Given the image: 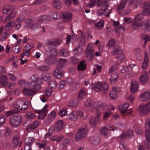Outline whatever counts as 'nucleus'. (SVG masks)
I'll return each mask as SVG.
<instances>
[{
  "instance_id": "nucleus-29",
  "label": "nucleus",
  "mask_w": 150,
  "mask_h": 150,
  "mask_svg": "<svg viewBox=\"0 0 150 150\" xmlns=\"http://www.w3.org/2000/svg\"><path fill=\"white\" fill-rule=\"evenodd\" d=\"M39 125V122L37 120L35 121L33 123L30 125L28 128H27V130L29 129L33 130L38 127Z\"/></svg>"
},
{
  "instance_id": "nucleus-15",
  "label": "nucleus",
  "mask_w": 150,
  "mask_h": 150,
  "mask_svg": "<svg viewBox=\"0 0 150 150\" xmlns=\"http://www.w3.org/2000/svg\"><path fill=\"white\" fill-rule=\"evenodd\" d=\"M149 79L148 73L145 71L142 73L139 78L140 82L143 84L147 83L148 82Z\"/></svg>"
},
{
  "instance_id": "nucleus-58",
  "label": "nucleus",
  "mask_w": 150,
  "mask_h": 150,
  "mask_svg": "<svg viewBox=\"0 0 150 150\" xmlns=\"http://www.w3.org/2000/svg\"><path fill=\"white\" fill-rule=\"evenodd\" d=\"M8 31H7L4 33L2 35L1 38V40L4 41L8 37Z\"/></svg>"
},
{
  "instance_id": "nucleus-9",
  "label": "nucleus",
  "mask_w": 150,
  "mask_h": 150,
  "mask_svg": "<svg viewBox=\"0 0 150 150\" xmlns=\"http://www.w3.org/2000/svg\"><path fill=\"white\" fill-rule=\"evenodd\" d=\"M28 102H24L21 100L18 101L15 103L14 105V107L18 109L21 110L26 109L28 106Z\"/></svg>"
},
{
  "instance_id": "nucleus-56",
  "label": "nucleus",
  "mask_w": 150,
  "mask_h": 150,
  "mask_svg": "<svg viewBox=\"0 0 150 150\" xmlns=\"http://www.w3.org/2000/svg\"><path fill=\"white\" fill-rule=\"evenodd\" d=\"M135 132L138 134H141L143 133L142 130L139 127H136V128L135 129Z\"/></svg>"
},
{
  "instance_id": "nucleus-40",
  "label": "nucleus",
  "mask_w": 150,
  "mask_h": 150,
  "mask_svg": "<svg viewBox=\"0 0 150 150\" xmlns=\"http://www.w3.org/2000/svg\"><path fill=\"white\" fill-rule=\"evenodd\" d=\"M15 23L14 22L11 21L7 23L6 25V28L9 31L13 27Z\"/></svg>"
},
{
  "instance_id": "nucleus-5",
  "label": "nucleus",
  "mask_w": 150,
  "mask_h": 150,
  "mask_svg": "<svg viewBox=\"0 0 150 150\" xmlns=\"http://www.w3.org/2000/svg\"><path fill=\"white\" fill-rule=\"evenodd\" d=\"M139 83L137 81L135 80L132 81L131 86V92L132 94L130 95L128 98L129 100H131V103H132L134 99V96L133 94L136 92L138 88Z\"/></svg>"
},
{
  "instance_id": "nucleus-49",
  "label": "nucleus",
  "mask_w": 150,
  "mask_h": 150,
  "mask_svg": "<svg viewBox=\"0 0 150 150\" xmlns=\"http://www.w3.org/2000/svg\"><path fill=\"white\" fill-rule=\"evenodd\" d=\"M27 118L28 119H32L34 118L36 115L35 114L31 112H29L26 114Z\"/></svg>"
},
{
  "instance_id": "nucleus-62",
  "label": "nucleus",
  "mask_w": 150,
  "mask_h": 150,
  "mask_svg": "<svg viewBox=\"0 0 150 150\" xmlns=\"http://www.w3.org/2000/svg\"><path fill=\"white\" fill-rule=\"evenodd\" d=\"M30 51H29V50H28V51L25 50V49H24L23 50V52L22 54L21 55V57L23 58L24 56H28L30 55Z\"/></svg>"
},
{
  "instance_id": "nucleus-53",
  "label": "nucleus",
  "mask_w": 150,
  "mask_h": 150,
  "mask_svg": "<svg viewBox=\"0 0 150 150\" xmlns=\"http://www.w3.org/2000/svg\"><path fill=\"white\" fill-rule=\"evenodd\" d=\"M96 1V0H91L90 3L86 4V6L89 8L92 7L94 6Z\"/></svg>"
},
{
  "instance_id": "nucleus-14",
  "label": "nucleus",
  "mask_w": 150,
  "mask_h": 150,
  "mask_svg": "<svg viewBox=\"0 0 150 150\" xmlns=\"http://www.w3.org/2000/svg\"><path fill=\"white\" fill-rule=\"evenodd\" d=\"M90 142L93 145L96 146L100 142V137L97 134H95L91 137Z\"/></svg>"
},
{
  "instance_id": "nucleus-63",
  "label": "nucleus",
  "mask_w": 150,
  "mask_h": 150,
  "mask_svg": "<svg viewBox=\"0 0 150 150\" xmlns=\"http://www.w3.org/2000/svg\"><path fill=\"white\" fill-rule=\"evenodd\" d=\"M145 132L146 139L150 142V130H146Z\"/></svg>"
},
{
  "instance_id": "nucleus-39",
  "label": "nucleus",
  "mask_w": 150,
  "mask_h": 150,
  "mask_svg": "<svg viewBox=\"0 0 150 150\" xmlns=\"http://www.w3.org/2000/svg\"><path fill=\"white\" fill-rule=\"evenodd\" d=\"M38 70L42 71H47L49 70V67L47 66L40 65L38 67Z\"/></svg>"
},
{
  "instance_id": "nucleus-16",
  "label": "nucleus",
  "mask_w": 150,
  "mask_h": 150,
  "mask_svg": "<svg viewBox=\"0 0 150 150\" xmlns=\"http://www.w3.org/2000/svg\"><path fill=\"white\" fill-rule=\"evenodd\" d=\"M150 99V91L144 92L140 96V99L142 101H146Z\"/></svg>"
},
{
  "instance_id": "nucleus-32",
  "label": "nucleus",
  "mask_w": 150,
  "mask_h": 150,
  "mask_svg": "<svg viewBox=\"0 0 150 150\" xmlns=\"http://www.w3.org/2000/svg\"><path fill=\"white\" fill-rule=\"evenodd\" d=\"M50 20V18L49 16L44 15L40 17L38 21H42L46 23L49 22Z\"/></svg>"
},
{
  "instance_id": "nucleus-50",
  "label": "nucleus",
  "mask_w": 150,
  "mask_h": 150,
  "mask_svg": "<svg viewBox=\"0 0 150 150\" xmlns=\"http://www.w3.org/2000/svg\"><path fill=\"white\" fill-rule=\"evenodd\" d=\"M111 113L109 112L105 111L104 113V115L103 120L104 121H105L107 118L111 115Z\"/></svg>"
},
{
  "instance_id": "nucleus-10",
  "label": "nucleus",
  "mask_w": 150,
  "mask_h": 150,
  "mask_svg": "<svg viewBox=\"0 0 150 150\" xmlns=\"http://www.w3.org/2000/svg\"><path fill=\"white\" fill-rule=\"evenodd\" d=\"M64 73L63 69L59 66H56V68L52 73L53 76L55 78L60 79L63 77Z\"/></svg>"
},
{
  "instance_id": "nucleus-23",
  "label": "nucleus",
  "mask_w": 150,
  "mask_h": 150,
  "mask_svg": "<svg viewBox=\"0 0 150 150\" xmlns=\"http://www.w3.org/2000/svg\"><path fill=\"white\" fill-rule=\"evenodd\" d=\"M42 83L39 82H32L30 83H29L28 87L31 88L39 90L40 88V84Z\"/></svg>"
},
{
  "instance_id": "nucleus-13",
  "label": "nucleus",
  "mask_w": 150,
  "mask_h": 150,
  "mask_svg": "<svg viewBox=\"0 0 150 150\" xmlns=\"http://www.w3.org/2000/svg\"><path fill=\"white\" fill-rule=\"evenodd\" d=\"M129 106V104L126 103L118 106V108L122 114L124 115H127L128 114L130 115L131 114L130 112H129L128 113L127 112L126 113Z\"/></svg>"
},
{
  "instance_id": "nucleus-27",
  "label": "nucleus",
  "mask_w": 150,
  "mask_h": 150,
  "mask_svg": "<svg viewBox=\"0 0 150 150\" xmlns=\"http://www.w3.org/2000/svg\"><path fill=\"white\" fill-rule=\"evenodd\" d=\"M86 65L85 60H82L79 63L78 65V69L79 71H84L86 69Z\"/></svg>"
},
{
  "instance_id": "nucleus-24",
  "label": "nucleus",
  "mask_w": 150,
  "mask_h": 150,
  "mask_svg": "<svg viewBox=\"0 0 150 150\" xmlns=\"http://www.w3.org/2000/svg\"><path fill=\"white\" fill-rule=\"evenodd\" d=\"M54 56L51 54L49 57L45 58V63L47 64L52 65L54 63Z\"/></svg>"
},
{
  "instance_id": "nucleus-52",
  "label": "nucleus",
  "mask_w": 150,
  "mask_h": 150,
  "mask_svg": "<svg viewBox=\"0 0 150 150\" xmlns=\"http://www.w3.org/2000/svg\"><path fill=\"white\" fill-rule=\"evenodd\" d=\"M104 25V22L103 21H99L95 23V25L98 28H101L103 27Z\"/></svg>"
},
{
  "instance_id": "nucleus-25",
  "label": "nucleus",
  "mask_w": 150,
  "mask_h": 150,
  "mask_svg": "<svg viewBox=\"0 0 150 150\" xmlns=\"http://www.w3.org/2000/svg\"><path fill=\"white\" fill-rule=\"evenodd\" d=\"M67 61V59H66L61 58L60 59H58L57 60L58 64L57 65V66H59V67L62 68L64 67L66 65V64Z\"/></svg>"
},
{
  "instance_id": "nucleus-22",
  "label": "nucleus",
  "mask_w": 150,
  "mask_h": 150,
  "mask_svg": "<svg viewBox=\"0 0 150 150\" xmlns=\"http://www.w3.org/2000/svg\"><path fill=\"white\" fill-rule=\"evenodd\" d=\"M110 93V95L112 99H115L117 97V93L120 91V90H117L115 87H113Z\"/></svg>"
},
{
  "instance_id": "nucleus-42",
  "label": "nucleus",
  "mask_w": 150,
  "mask_h": 150,
  "mask_svg": "<svg viewBox=\"0 0 150 150\" xmlns=\"http://www.w3.org/2000/svg\"><path fill=\"white\" fill-rule=\"evenodd\" d=\"M85 96V91L83 89H82L79 92L78 98L79 99H82L84 98Z\"/></svg>"
},
{
  "instance_id": "nucleus-11",
  "label": "nucleus",
  "mask_w": 150,
  "mask_h": 150,
  "mask_svg": "<svg viewBox=\"0 0 150 150\" xmlns=\"http://www.w3.org/2000/svg\"><path fill=\"white\" fill-rule=\"evenodd\" d=\"M48 107V105H47L44 107L41 110H36L35 112L36 113L38 114H42L38 116V118L42 119L44 118L45 116L46 115L48 111L47 110V109Z\"/></svg>"
},
{
  "instance_id": "nucleus-47",
  "label": "nucleus",
  "mask_w": 150,
  "mask_h": 150,
  "mask_svg": "<svg viewBox=\"0 0 150 150\" xmlns=\"http://www.w3.org/2000/svg\"><path fill=\"white\" fill-rule=\"evenodd\" d=\"M50 86L52 88H55L57 86V83L54 80H52L49 83Z\"/></svg>"
},
{
  "instance_id": "nucleus-36",
  "label": "nucleus",
  "mask_w": 150,
  "mask_h": 150,
  "mask_svg": "<svg viewBox=\"0 0 150 150\" xmlns=\"http://www.w3.org/2000/svg\"><path fill=\"white\" fill-rule=\"evenodd\" d=\"M53 6L55 8L59 9L61 8V6L59 1L54 0L52 3Z\"/></svg>"
},
{
  "instance_id": "nucleus-7",
  "label": "nucleus",
  "mask_w": 150,
  "mask_h": 150,
  "mask_svg": "<svg viewBox=\"0 0 150 150\" xmlns=\"http://www.w3.org/2000/svg\"><path fill=\"white\" fill-rule=\"evenodd\" d=\"M22 121V118L20 115L14 116L11 117L10 119V125L13 127L18 126Z\"/></svg>"
},
{
  "instance_id": "nucleus-6",
  "label": "nucleus",
  "mask_w": 150,
  "mask_h": 150,
  "mask_svg": "<svg viewBox=\"0 0 150 150\" xmlns=\"http://www.w3.org/2000/svg\"><path fill=\"white\" fill-rule=\"evenodd\" d=\"M138 109L139 111V113L140 114H147L150 111V101L144 106L143 103L141 104L139 106Z\"/></svg>"
},
{
  "instance_id": "nucleus-34",
  "label": "nucleus",
  "mask_w": 150,
  "mask_h": 150,
  "mask_svg": "<svg viewBox=\"0 0 150 150\" xmlns=\"http://www.w3.org/2000/svg\"><path fill=\"white\" fill-rule=\"evenodd\" d=\"M59 54L61 56L67 57L69 55V52L67 49L64 48L60 50Z\"/></svg>"
},
{
  "instance_id": "nucleus-17",
  "label": "nucleus",
  "mask_w": 150,
  "mask_h": 150,
  "mask_svg": "<svg viewBox=\"0 0 150 150\" xmlns=\"http://www.w3.org/2000/svg\"><path fill=\"white\" fill-rule=\"evenodd\" d=\"M23 91L25 96H31L35 94L37 91L27 88H25L23 90Z\"/></svg>"
},
{
  "instance_id": "nucleus-26",
  "label": "nucleus",
  "mask_w": 150,
  "mask_h": 150,
  "mask_svg": "<svg viewBox=\"0 0 150 150\" xmlns=\"http://www.w3.org/2000/svg\"><path fill=\"white\" fill-rule=\"evenodd\" d=\"M128 0H122L118 4L117 9L118 11L122 10L125 7Z\"/></svg>"
},
{
  "instance_id": "nucleus-55",
  "label": "nucleus",
  "mask_w": 150,
  "mask_h": 150,
  "mask_svg": "<svg viewBox=\"0 0 150 150\" xmlns=\"http://www.w3.org/2000/svg\"><path fill=\"white\" fill-rule=\"evenodd\" d=\"M32 142H30L29 143H27L25 145L24 148V150H32L31 143Z\"/></svg>"
},
{
  "instance_id": "nucleus-57",
  "label": "nucleus",
  "mask_w": 150,
  "mask_h": 150,
  "mask_svg": "<svg viewBox=\"0 0 150 150\" xmlns=\"http://www.w3.org/2000/svg\"><path fill=\"white\" fill-rule=\"evenodd\" d=\"M79 87L80 82L78 81L76 82L73 84L72 87V89L73 90L75 91L78 89Z\"/></svg>"
},
{
  "instance_id": "nucleus-31",
  "label": "nucleus",
  "mask_w": 150,
  "mask_h": 150,
  "mask_svg": "<svg viewBox=\"0 0 150 150\" xmlns=\"http://www.w3.org/2000/svg\"><path fill=\"white\" fill-rule=\"evenodd\" d=\"M8 83V79L6 76L3 75L1 79V85L6 86Z\"/></svg>"
},
{
  "instance_id": "nucleus-46",
  "label": "nucleus",
  "mask_w": 150,
  "mask_h": 150,
  "mask_svg": "<svg viewBox=\"0 0 150 150\" xmlns=\"http://www.w3.org/2000/svg\"><path fill=\"white\" fill-rule=\"evenodd\" d=\"M63 137L62 136H56L51 138V139L53 141H56L57 142H60L62 139Z\"/></svg>"
},
{
  "instance_id": "nucleus-35",
  "label": "nucleus",
  "mask_w": 150,
  "mask_h": 150,
  "mask_svg": "<svg viewBox=\"0 0 150 150\" xmlns=\"http://www.w3.org/2000/svg\"><path fill=\"white\" fill-rule=\"evenodd\" d=\"M69 119L73 121H76L77 119V114L75 112H73L69 114Z\"/></svg>"
},
{
  "instance_id": "nucleus-33",
  "label": "nucleus",
  "mask_w": 150,
  "mask_h": 150,
  "mask_svg": "<svg viewBox=\"0 0 150 150\" xmlns=\"http://www.w3.org/2000/svg\"><path fill=\"white\" fill-rule=\"evenodd\" d=\"M132 65L133 66H134V64L132 65H130L128 67H124L121 70V72L122 73H128L132 71Z\"/></svg>"
},
{
  "instance_id": "nucleus-28",
  "label": "nucleus",
  "mask_w": 150,
  "mask_h": 150,
  "mask_svg": "<svg viewBox=\"0 0 150 150\" xmlns=\"http://www.w3.org/2000/svg\"><path fill=\"white\" fill-rule=\"evenodd\" d=\"M61 13L64 20L69 21L71 19L72 17L71 13L68 11H64L62 12Z\"/></svg>"
},
{
  "instance_id": "nucleus-2",
  "label": "nucleus",
  "mask_w": 150,
  "mask_h": 150,
  "mask_svg": "<svg viewBox=\"0 0 150 150\" xmlns=\"http://www.w3.org/2000/svg\"><path fill=\"white\" fill-rule=\"evenodd\" d=\"M105 106L103 105H100L97 108H95V110L97 111L96 117H92L89 119V123L91 126L93 128L95 127L97 122L99 121L100 119V116L101 112L104 110Z\"/></svg>"
},
{
  "instance_id": "nucleus-19",
  "label": "nucleus",
  "mask_w": 150,
  "mask_h": 150,
  "mask_svg": "<svg viewBox=\"0 0 150 150\" xmlns=\"http://www.w3.org/2000/svg\"><path fill=\"white\" fill-rule=\"evenodd\" d=\"M119 77V74L117 73H114L112 74L110 79V83L112 84H114L117 82V79Z\"/></svg>"
},
{
  "instance_id": "nucleus-12",
  "label": "nucleus",
  "mask_w": 150,
  "mask_h": 150,
  "mask_svg": "<svg viewBox=\"0 0 150 150\" xmlns=\"http://www.w3.org/2000/svg\"><path fill=\"white\" fill-rule=\"evenodd\" d=\"M94 54V51L91 44H88L87 46V51L86 54L88 59L90 60L93 58Z\"/></svg>"
},
{
  "instance_id": "nucleus-51",
  "label": "nucleus",
  "mask_w": 150,
  "mask_h": 150,
  "mask_svg": "<svg viewBox=\"0 0 150 150\" xmlns=\"http://www.w3.org/2000/svg\"><path fill=\"white\" fill-rule=\"evenodd\" d=\"M45 92L46 94V96L48 97L50 96L52 93L51 89L49 87L46 88L45 89Z\"/></svg>"
},
{
  "instance_id": "nucleus-4",
  "label": "nucleus",
  "mask_w": 150,
  "mask_h": 150,
  "mask_svg": "<svg viewBox=\"0 0 150 150\" xmlns=\"http://www.w3.org/2000/svg\"><path fill=\"white\" fill-rule=\"evenodd\" d=\"M64 125L62 120H59L55 124L54 126H51L48 130V133L49 135L53 133L54 131L58 132L63 129Z\"/></svg>"
},
{
  "instance_id": "nucleus-1",
  "label": "nucleus",
  "mask_w": 150,
  "mask_h": 150,
  "mask_svg": "<svg viewBox=\"0 0 150 150\" xmlns=\"http://www.w3.org/2000/svg\"><path fill=\"white\" fill-rule=\"evenodd\" d=\"M142 18L139 15H137L132 22V28L135 30L138 29L141 26L142 29L145 32L150 31V20L147 19L141 22Z\"/></svg>"
},
{
  "instance_id": "nucleus-48",
  "label": "nucleus",
  "mask_w": 150,
  "mask_h": 150,
  "mask_svg": "<svg viewBox=\"0 0 150 150\" xmlns=\"http://www.w3.org/2000/svg\"><path fill=\"white\" fill-rule=\"evenodd\" d=\"M19 84L20 86L22 87H26L27 86H28V84L27 81H25L23 80H21L19 82Z\"/></svg>"
},
{
  "instance_id": "nucleus-54",
  "label": "nucleus",
  "mask_w": 150,
  "mask_h": 150,
  "mask_svg": "<svg viewBox=\"0 0 150 150\" xmlns=\"http://www.w3.org/2000/svg\"><path fill=\"white\" fill-rule=\"evenodd\" d=\"M43 79L46 81H48L51 79V75L49 73H47L42 76Z\"/></svg>"
},
{
  "instance_id": "nucleus-64",
  "label": "nucleus",
  "mask_w": 150,
  "mask_h": 150,
  "mask_svg": "<svg viewBox=\"0 0 150 150\" xmlns=\"http://www.w3.org/2000/svg\"><path fill=\"white\" fill-rule=\"evenodd\" d=\"M19 143V138L17 137H14L13 140V143L14 146H17Z\"/></svg>"
},
{
  "instance_id": "nucleus-30",
  "label": "nucleus",
  "mask_w": 150,
  "mask_h": 150,
  "mask_svg": "<svg viewBox=\"0 0 150 150\" xmlns=\"http://www.w3.org/2000/svg\"><path fill=\"white\" fill-rule=\"evenodd\" d=\"M109 129L107 127H103L100 129V131L101 134L103 135L105 137H108L107 133L108 131L110 130H113L112 129V127H110Z\"/></svg>"
},
{
  "instance_id": "nucleus-41",
  "label": "nucleus",
  "mask_w": 150,
  "mask_h": 150,
  "mask_svg": "<svg viewBox=\"0 0 150 150\" xmlns=\"http://www.w3.org/2000/svg\"><path fill=\"white\" fill-rule=\"evenodd\" d=\"M124 30L123 27L122 26H119L115 29V32L117 34L123 33L124 31Z\"/></svg>"
},
{
  "instance_id": "nucleus-3",
  "label": "nucleus",
  "mask_w": 150,
  "mask_h": 150,
  "mask_svg": "<svg viewBox=\"0 0 150 150\" xmlns=\"http://www.w3.org/2000/svg\"><path fill=\"white\" fill-rule=\"evenodd\" d=\"M93 89L96 91H101L104 94L106 93L108 89L107 84L105 82H98L95 83L93 87Z\"/></svg>"
},
{
  "instance_id": "nucleus-20",
  "label": "nucleus",
  "mask_w": 150,
  "mask_h": 150,
  "mask_svg": "<svg viewBox=\"0 0 150 150\" xmlns=\"http://www.w3.org/2000/svg\"><path fill=\"white\" fill-rule=\"evenodd\" d=\"M143 13L146 16L150 14V1L144 5L143 8Z\"/></svg>"
},
{
  "instance_id": "nucleus-38",
  "label": "nucleus",
  "mask_w": 150,
  "mask_h": 150,
  "mask_svg": "<svg viewBox=\"0 0 150 150\" xmlns=\"http://www.w3.org/2000/svg\"><path fill=\"white\" fill-rule=\"evenodd\" d=\"M122 54V53L121 47L119 46L117 47V48L115 49L112 52V54L114 55L116 54L120 55Z\"/></svg>"
},
{
  "instance_id": "nucleus-59",
  "label": "nucleus",
  "mask_w": 150,
  "mask_h": 150,
  "mask_svg": "<svg viewBox=\"0 0 150 150\" xmlns=\"http://www.w3.org/2000/svg\"><path fill=\"white\" fill-rule=\"evenodd\" d=\"M67 112V109L66 108H63L59 111V114L61 116L63 117L66 115Z\"/></svg>"
},
{
  "instance_id": "nucleus-45",
  "label": "nucleus",
  "mask_w": 150,
  "mask_h": 150,
  "mask_svg": "<svg viewBox=\"0 0 150 150\" xmlns=\"http://www.w3.org/2000/svg\"><path fill=\"white\" fill-rule=\"evenodd\" d=\"M18 113V110L15 109H13L11 110L6 112V116L8 117L10 115H13L15 114H17Z\"/></svg>"
},
{
  "instance_id": "nucleus-8",
  "label": "nucleus",
  "mask_w": 150,
  "mask_h": 150,
  "mask_svg": "<svg viewBox=\"0 0 150 150\" xmlns=\"http://www.w3.org/2000/svg\"><path fill=\"white\" fill-rule=\"evenodd\" d=\"M87 131L88 130L86 128H82L79 129L75 137L76 140L79 141L84 138L86 136Z\"/></svg>"
},
{
  "instance_id": "nucleus-18",
  "label": "nucleus",
  "mask_w": 150,
  "mask_h": 150,
  "mask_svg": "<svg viewBox=\"0 0 150 150\" xmlns=\"http://www.w3.org/2000/svg\"><path fill=\"white\" fill-rule=\"evenodd\" d=\"M15 9V7L13 6L8 4L5 6L3 10L4 13L7 14L13 11Z\"/></svg>"
},
{
  "instance_id": "nucleus-37",
  "label": "nucleus",
  "mask_w": 150,
  "mask_h": 150,
  "mask_svg": "<svg viewBox=\"0 0 150 150\" xmlns=\"http://www.w3.org/2000/svg\"><path fill=\"white\" fill-rule=\"evenodd\" d=\"M31 80L32 81V82L42 83L41 79L38 78L37 76L35 75H33L31 76Z\"/></svg>"
},
{
  "instance_id": "nucleus-21",
  "label": "nucleus",
  "mask_w": 150,
  "mask_h": 150,
  "mask_svg": "<svg viewBox=\"0 0 150 150\" xmlns=\"http://www.w3.org/2000/svg\"><path fill=\"white\" fill-rule=\"evenodd\" d=\"M144 53V58L142 64V68L144 69H145L147 68L149 61V57L147 52L145 51Z\"/></svg>"
},
{
  "instance_id": "nucleus-43",
  "label": "nucleus",
  "mask_w": 150,
  "mask_h": 150,
  "mask_svg": "<svg viewBox=\"0 0 150 150\" xmlns=\"http://www.w3.org/2000/svg\"><path fill=\"white\" fill-rule=\"evenodd\" d=\"M94 101L90 99H87L86 101L85 102V105L87 107L93 106L94 105Z\"/></svg>"
},
{
  "instance_id": "nucleus-60",
  "label": "nucleus",
  "mask_w": 150,
  "mask_h": 150,
  "mask_svg": "<svg viewBox=\"0 0 150 150\" xmlns=\"http://www.w3.org/2000/svg\"><path fill=\"white\" fill-rule=\"evenodd\" d=\"M142 38L143 40H144L145 41H146L147 42L148 41H150V35L148 34L143 35Z\"/></svg>"
},
{
  "instance_id": "nucleus-44",
  "label": "nucleus",
  "mask_w": 150,
  "mask_h": 150,
  "mask_svg": "<svg viewBox=\"0 0 150 150\" xmlns=\"http://www.w3.org/2000/svg\"><path fill=\"white\" fill-rule=\"evenodd\" d=\"M16 15V13L15 12H13L11 13L9 15L7 16L5 18V20L4 21V23H5L6 21H7L10 20L12 19V18L15 17Z\"/></svg>"
},
{
  "instance_id": "nucleus-61",
  "label": "nucleus",
  "mask_w": 150,
  "mask_h": 150,
  "mask_svg": "<svg viewBox=\"0 0 150 150\" xmlns=\"http://www.w3.org/2000/svg\"><path fill=\"white\" fill-rule=\"evenodd\" d=\"M33 44H28L25 47L24 49L26 51H29L33 48Z\"/></svg>"
}]
</instances>
